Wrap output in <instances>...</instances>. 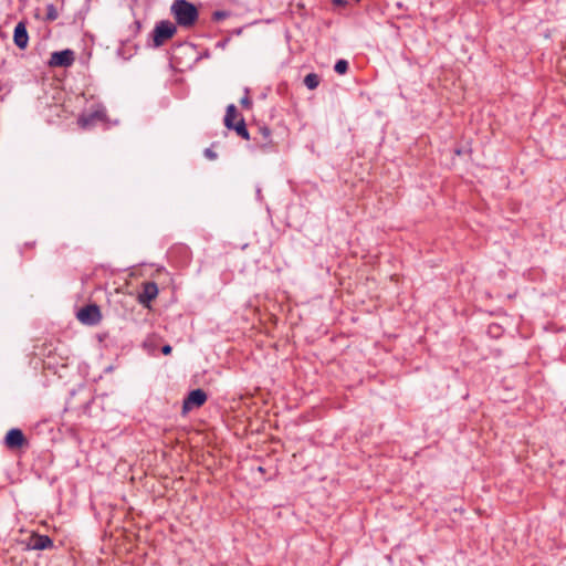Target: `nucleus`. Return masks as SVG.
<instances>
[{
    "mask_svg": "<svg viewBox=\"0 0 566 566\" xmlns=\"http://www.w3.org/2000/svg\"><path fill=\"white\" fill-rule=\"evenodd\" d=\"M334 2L337 4H342L344 1L343 0H334Z\"/></svg>",
    "mask_w": 566,
    "mask_h": 566,
    "instance_id": "nucleus-20",
    "label": "nucleus"
},
{
    "mask_svg": "<svg viewBox=\"0 0 566 566\" xmlns=\"http://www.w3.org/2000/svg\"><path fill=\"white\" fill-rule=\"evenodd\" d=\"M260 147L266 148L272 144L270 128L263 126L259 128L258 136L254 138Z\"/></svg>",
    "mask_w": 566,
    "mask_h": 566,
    "instance_id": "nucleus-11",
    "label": "nucleus"
},
{
    "mask_svg": "<svg viewBox=\"0 0 566 566\" xmlns=\"http://www.w3.org/2000/svg\"><path fill=\"white\" fill-rule=\"evenodd\" d=\"M158 295V286L155 282H146L143 285V291L138 295L140 304L148 306V304L155 300Z\"/></svg>",
    "mask_w": 566,
    "mask_h": 566,
    "instance_id": "nucleus-6",
    "label": "nucleus"
},
{
    "mask_svg": "<svg viewBox=\"0 0 566 566\" xmlns=\"http://www.w3.org/2000/svg\"><path fill=\"white\" fill-rule=\"evenodd\" d=\"M29 546L32 549L43 551L53 547V541L46 535H32Z\"/></svg>",
    "mask_w": 566,
    "mask_h": 566,
    "instance_id": "nucleus-10",
    "label": "nucleus"
},
{
    "mask_svg": "<svg viewBox=\"0 0 566 566\" xmlns=\"http://www.w3.org/2000/svg\"><path fill=\"white\" fill-rule=\"evenodd\" d=\"M177 32V27L168 21L164 20L156 24L153 31V41L156 48L165 44L169 39H171Z\"/></svg>",
    "mask_w": 566,
    "mask_h": 566,
    "instance_id": "nucleus-2",
    "label": "nucleus"
},
{
    "mask_svg": "<svg viewBox=\"0 0 566 566\" xmlns=\"http://www.w3.org/2000/svg\"><path fill=\"white\" fill-rule=\"evenodd\" d=\"M239 116L237 107L233 104L228 105L224 116V125L227 128H232L234 119Z\"/></svg>",
    "mask_w": 566,
    "mask_h": 566,
    "instance_id": "nucleus-12",
    "label": "nucleus"
},
{
    "mask_svg": "<svg viewBox=\"0 0 566 566\" xmlns=\"http://www.w3.org/2000/svg\"><path fill=\"white\" fill-rule=\"evenodd\" d=\"M76 317L83 324L95 325L101 321L102 315L99 307L95 304H91L82 307L77 312Z\"/></svg>",
    "mask_w": 566,
    "mask_h": 566,
    "instance_id": "nucleus-3",
    "label": "nucleus"
},
{
    "mask_svg": "<svg viewBox=\"0 0 566 566\" xmlns=\"http://www.w3.org/2000/svg\"><path fill=\"white\" fill-rule=\"evenodd\" d=\"M105 117L106 113L104 109H96L91 114L80 116L77 123L82 128L86 129L93 126L96 122L104 120Z\"/></svg>",
    "mask_w": 566,
    "mask_h": 566,
    "instance_id": "nucleus-7",
    "label": "nucleus"
},
{
    "mask_svg": "<svg viewBox=\"0 0 566 566\" xmlns=\"http://www.w3.org/2000/svg\"><path fill=\"white\" fill-rule=\"evenodd\" d=\"M240 104L248 109L252 107V101L249 97V88H245V95L240 99Z\"/></svg>",
    "mask_w": 566,
    "mask_h": 566,
    "instance_id": "nucleus-17",
    "label": "nucleus"
},
{
    "mask_svg": "<svg viewBox=\"0 0 566 566\" xmlns=\"http://www.w3.org/2000/svg\"><path fill=\"white\" fill-rule=\"evenodd\" d=\"M231 129H234L235 133L239 136H241L243 139H249L250 138V134H249V130L247 129V126H245V123H244L243 118H240L237 124H233Z\"/></svg>",
    "mask_w": 566,
    "mask_h": 566,
    "instance_id": "nucleus-13",
    "label": "nucleus"
},
{
    "mask_svg": "<svg viewBox=\"0 0 566 566\" xmlns=\"http://www.w3.org/2000/svg\"><path fill=\"white\" fill-rule=\"evenodd\" d=\"M161 352L164 355H169L171 353V346L170 345L163 346Z\"/></svg>",
    "mask_w": 566,
    "mask_h": 566,
    "instance_id": "nucleus-19",
    "label": "nucleus"
},
{
    "mask_svg": "<svg viewBox=\"0 0 566 566\" xmlns=\"http://www.w3.org/2000/svg\"><path fill=\"white\" fill-rule=\"evenodd\" d=\"M205 156L210 160H214L217 158V154L210 148L205 150Z\"/></svg>",
    "mask_w": 566,
    "mask_h": 566,
    "instance_id": "nucleus-18",
    "label": "nucleus"
},
{
    "mask_svg": "<svg viewBox=\"0 0 566 566\" xmlns=\"http://www.w3.org/2000/svg\"><path fill=\"white\" fill-rule=\"evenodd\" d=\"M304 84L308 90H315L319 85V76L315 73H310L304 77Z\"/></svg>",
    "mask_w": 566,
    "mask_h": 566,
    "instance_id": "nucleus-14",
    "label": "nucleus"
},
{
    "mask_svg": "<svg viewBox=\"0 0 566 566\" xmlns=\"http://www.w3.org/2000/svg\"><path fill=\"white\" fill-rule=\"evenodd\" d=\"M170 10L177 24L180 27L190 28L198 20L197 8L186 0H175Z\"/></svg>",
    "mask_w": 566,
    "mask_h": 566,
    "instance_id": "nucleus-1",
    "label": "nucleus"
},
{
    "mask_svg": "<svg viewBox=\"0 0 566 566\" xmlns=\"http://www.w3.org/2000/svg\"><path fill=\"white\" fill-rule=\"evenodd\" d=\"M207 400V394L202 389H195L184 400L182 410L187 412L193 408L201 407Z\"/></svg>",
    "mask_w": 566,
    "mask_h": 566,
    "instance_id": "nucleus-5",
    "label": "nucleus"
},
{
    "mask_svg": "<svg viewBox=\"0 0 566 566\" xmlns=\"http://www.w3.org/2000/svg\"><path fill=\"white\" fill-rule=\"evenodd\" d=\"M4 442L9 449H17L25 443V438L20 429H11L8 431Z\"/></svg>",
    "mask_w": 566,
    "mask_h": 566,
    "instance_id": "nucleus-8",
    "label": "nucleus"
},
{
    "mask_svg": "<svg viewBox=\"0 0 566 566\" xmlns=\"http://www.w3.org/2000/svg\"><path fill=\"white\" fill-rule=\"evenodd\" d=\"M13 41H14V44L21 50H23L28 46L29 35H28V31H27V27H25L24 22H19L15 25L14 33H13Z\"/></svg>",
    "mask_w": 566,
    "mask_h": 566,
    "instance_id": "nucleus-9",
    "label": "nucleus"
},
{
    "mask_svg": "<svg viewBox=\"0 0 566 566\" xmlns=\"http://www.w3.org/2000/svg\"><path fill=\"white\" fill-rule=\"evenodd\" d=\"M59 17L57 10L55 9L54 4H48L46 6V20L54 21Z\"/></svg>",
    "mask_w": 566,
    "mask_h": 566,
    "instance_id": "nucleus-16",
    "label": "nucleus"
},
{
    "mask_svg": "<svg viewBox=\"0 0 566 566\" xmlns=\"http://www.w3.org/2000/svg\"><path fill=\"white\" fill-rule=\"evenodd\" d=\"M336 73L343 75L348 70V62L346 60H338L334 66Z\"/></svg>",
    "mask_w": 566,
    "mask_h": 566,
    "instance_id": "nucleus-15",
    "label": "nucleus"
},
{
    "mask_svg": "<svg viewBox=\"0 0 566 566\" xmlns=\"http://www.w3.org/2000/svg\"><path fill=\"white\" fill-rule=\"evenodd\" d=\"M75 61L74 52L70 49L56 51L51 54L49 65L51 67H69Z\"/></svg>",
    "mask_w": 566,
    "mask_h": 566,
    "instance_id": "nucleus-4",
    "label": "nucleus"
}]
</instances>
